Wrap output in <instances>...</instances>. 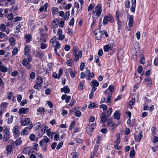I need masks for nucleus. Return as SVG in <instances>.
Here are the masks:
<instances>
[{
	"instance_id": "nucleus-1",
	"label": "nucleus",
	"mask_w": 158,
	"mask_h": 158,
	"mask_svg": "<svg viewBox=\"0 0 158 158\" xmlns=\"http://www.w3.org/2000/svg\"><path fill=\"white\" fill-rule=\"evenodd\" d=\"M50 139L46 136H44L43 139H41L39 143L40 146L42 148V149L43 151H46L48 145L47 143L49 142Z\"/></svg>"
},
{
	"instance_id": "nucleus-2",
	"label": "nucleus",
	"mask_w": 158,
	"mask_h": 158,
	"mask_svg": "<svg viewBox=\"0 0 158 158\" xmlns=\"http://www.w3.org/2000/svg\"><path fill=\"white\" fill-rule=\"evenodd\" d=\"M73 54L74 55V60L77 61L79 60V58L82 57V51H79L78 48L77 47H74L73 49Z\"/></svg>"
},
{
	"instance_id": "nucleus-3",
	"label": "nucleus",
	"mask_w": 158,
	"mask_h": 158,
	"mask_svg": "<svg viewBox=\"0 0 158 158\" xmlns=\"http://www.w3.org/2000/svg\"><path fill=\"white\" fill-rule=\"evenodd\" d=\"M101 8V4H98L95 7V10L93 11L92 14L93 15V16H96L97 18L100 17L102 12Z\"/></svg>"
},
{
	"instance_id": "nucleus-4",
	"label": "nucleus",
	"mask_w": 158,
	"mask_h": 158,
	"mask_svg": "<svg viewBox=\"0 0 158 158\" xmlns=\"http://www.w3.org/2000/svg\"><path fill=\"white\" fill-rule=\"evenodd\" d=\"M114 21V19L110 15H105L104 17L103 20V23L104 25H106L108 23V22L112 23Z\"/></svg>"
},
{
	"instance_id": "nucleus-5",
	"label": "nucleus",
	"mask_w": 158,
	"mask_h": 158,
	"mask_svg": "<svg viewBox=\"0 0 158 158\" xmlns=\"http://www.w3.org/2000/svg\"><path fill=\"white\" fill-rule=\"evenodd\" d=\"M33 127L32 123L30 124L28 127H26L21 131V134L22 135H27L29 134V131Z\"/></svg>"
},
{
	"instance_id": "nucleus-6",
	"label": "nucleus",
	"mask_w": 158,
	"mask_h": 158,
	"mask_svg": "<svg viewBox=\"0 0 158 158\" xmlns=\"http://www.w3.org/2000/svg\"><path fill=\"white\" fill-rule=\"evenodd\" d=\"M98 31V33L99 34V36H98L97 40H100L103 35H105L106 37H108V35L107 33V31L105 30H103L102 31L101 29L100 28L97 29L96 31Z\"/></svg>"
},
{
	"instance_id": "nucleus-7",
	"label": "nucleus",
	"mask_w": 158,
	"mask_h": 158,
	"mask_svg": "<svg viewBox=\"0 0 158 158\" xmlns=\"http://www.w3.org/2000/svg\"><path fill=\"white\" fill-rule=\"evenodd\" d=\"M114 43H110L105 45L103 47V49L105 52H107L111 50L114 47Z\"/></svg>"
},
{
	"instance_id": "nucleus-8",
	"label": "nucleus",
	"mask_w": 158,
	"mask_h": 158,
	"mask_svg": "<svg viewBox=\"0 0 158 158\" xmlns=\"http://www.w3.org/2000/svg\"><path fill=\"white\" fill-rule=\"evenodd\" d=\"M86 70L85 71L86 75V79L87 80H89L91 79L94 76V74L93 72L90 73V71L89 70L87 69L86 68Z\"/></svg>"
},
{
	"instance_id": "nucleus-9",
	"label": "nucleus",
	"mask_w": 158,
	"mask_h": 158,
	"mask_svg": "<svg viewBox=\"0 0 158 158\" xmlns=\"http://www.w3.org/2000/svg\"><path fill=\"white\" fill-rule=\"evenodd\" d=\"M4 133L3 140L6 142L10 138V132L7 129H5L4 131Z\"/></svg>"
},
{
	"instance_id": "nucleus-10",
	"label": "nucleus",
	"mask_w": 158,
	"mask_h": 158,
	"mask_svg": "<svg viewBox=\"0 0 158 158\" xmlns=\"http://www.w3.org/2000/svg\"><path fill=\"white\" fill-rule=\"evenodd\" d=\"M29 62H27L26 58H24L22 61V64L27 69L29 70L32 67V65Z\"/></svg>"
},
{
	"instance_id": "nucleus-11",
	"label": "nucleus",
	"mask_w": 158,
	"mask_h": 158,
	"mask_svg": "<svg viewBox=\"0 0 158 158\" xmlns=\"http://www.w3.org/2000/svg\"><path fill=\"white\" fill-rule=\"evenodd\" d=\"M18 129V125H15L12 129L13 133L15 138L18 137L20 134L19 131Z\"/></svg>"
},
{
	"instance_id": "nucleus-12",
	"label": "nucleus",
	"mask_w": 158,
	"mask_h": 158,
	"mask_svg": "<svg viewBox=\"0 0 158 158\" xmlns=\"http://www.w3.org/2000/svg\"><path fill=\"white\" fill-rule=\"evenodd\" d=\"M62 31L61 29L59 28L58 29L57 35L58 36V39L59 40L62 41L65 38V35L62 34Z\"/></svg>"
},
{
	"instance_id": "nucleus-13",
	"label": "nucleus",
	"mask_w": 158,
	"mask_h": 158,
	"mask_svg": "<svg viewBox=\"0 0 158 158\" xmlns=\"http://www.w3.org/2000/svg\"><path fill=\"white\" fill-rule=\"evenodd\" d=\"M95 126L96 124L94 123L89 125L86 130L87 132L92 131L94 129Z\"/></svg>"
},
{
	"instance_id": "nucleus-14",
	"label": "nucleus",
	"mask_w": 158,
	"mask_h": 158,
	"mask_svg": "<svg viewBox=\"0 0 158 158\" xmlns=\"http://www.w3.org/2000/svg\"><path fill=\"white\" fill-rule=\"evenodd\" d=\"M29 109L27 107L25 108H21L19 110V113L20 114H26L29 111Z\"/></svg>"
},
{
	"instance_id": "nucleus-15",
	"label": "nucleus",
	"mask_w": 158,
	"mask_h": 158,
	"mask_svg": "<svg viewBox=\"0 0 158 158\" xmlns=\"http://www.w3.org/2000/svg\"><path fill=\"white\" fill-rule=\"evenodd\" d=\"M139 134L137 136V137L136 136L135 137V139L136 142H139L140 141L141 139L143 137L142 132L141 131H140L139 132Z\"/></svg>"
},
{
	"instance_id": "nucleus-16",
	"label": "nucleus",
	"mask_w": 158,
	"mask_h": 158,
	"mask_svg": "<svg viewBox=\"0 0 158 158\" xmlns=\"http://www.w3.org/2000/svg\"><path fill=\"white\" fill-rule=\"evenodd\" d=\"M20 122L22 125L27 126L30 124V119L29 118H26L24 121H21Z\"/></svg>"
},
{
	"instance_id": "nucleus-17",
	"label": "nucleus",
	"mask_w": 158,
	"mask_h": 158,
	"mask_svg": "<svg viewBox=\"0 0 158 158\" xmlns=\"http://www.w3.org/2000/svg\"><path fill=\"white\" fill-rule=\"evenodd\" d=\"M100 118H101V121L103 123H105L107 119V118L105 115V114L104 112H103L102 113L100 116Z\"/></svg>"
},
{
	"instance_id": "nucleus-18",
	"label": "nucleus",
	"mask_w": 158,
	"mask_h": 158,
	"mask_svg": "<svg viewBox=\"0 0 158 158\" xmlns=\"http://www.w3.org/2000/svg\"><path fill=\"white\" fill-rule=\"evenodd\" d=\"M58 25V22L57 19H54L52 23L51 27L52 28H56Z\"/></svg>"
},
{
	"instance_id": "nucleus-19",
	"label": "nucleus",
	"mask_w": 158,
	"mask_h": 158,
	"mask_svg": "<svg viewBox=\"0 0 158 158\" xmlns=\"http://www.w3.org/2000/svg\"><path fill=\"white\" fill-rule=\"evenodd\" d=\"M108 90H109L111 93L110 94H112L114 90V86L112 85H110L108 88L106 90L104 91V93L106 95H108V94H107V91Z\"/></svg>"
},
{
	"instance_id": "nucleus-20",
	"label": "nucleus",
	"mask_w": 158,
	"mask_h": 158,
	"mask_svg": "<svg viewBox=\"0 0 158 158\" xmlns=\"http://www.w3.org/2000/svg\"><path fill=\"white\" fill-rule=\"evenodd\" d=\"M134 16L133 15H130L129 18L128 26L130 27H131L133 24V18Z\"/></svg>"
},
{
	"instance_id": "nucleus-21",
	"label": "nucleus",
	"mask_w": 158,
	"mask_h": 158,
	"mask_svg": "<svg viewBox=\"0 0 158 158\" xmlns=\"http://www.w3.org/2000/svg\"><path fill=\"white\" fill-rule=\"evenodd\" d=\"M62 92H64L65 94L69 93L70 92V89L67 85L65 86L64 88L60 89Z\"/></svg>"
},
{
	"instance_id": "nucleus-22",
	"label": "nucleus",
	"mask_w": 158,
	"mask_h": 158,
	"mask_svg": "<svg viewBox=\"0 0 158 158\" xmlns=\"http://www.w3.org/2000/svg\"><path fill=\"white\" fill-rule=\"evenodd\" d=\"M31 35L30 34H26L24 35V38L26 39V41L27 42H29L31 40Z\"/></svg>"
},
{
	"instance_id": "nucleus-23",
	"label": "nucleus",
	"mask_w": 158,
	"mask_h": 158,
	"mask_svg": "<svg viewBox=\"0 0 158 158\" xmlns=\"http://www.w3.org/2000/svg\"><path fill=\"white\" fill-rule=\"evenodd\" d=\"M48 6V3H46L43 6L41 7L39 9V11L40 12H42L43 11H44L45 12L47 10Z\"/></svg>"
},
{
	"instance_id": "nucleus-24",
	"label": "nucleus",
	"mask_w": 158,
	"mask_h": 158,
	"mask_svg": "<svg viewBox=\"0 0 158 158\" xmlns=\"http://www.w3.org/2000/svg\"><path fill=\"white\" fill-rule=\"evenodd\" d=\"M99 83L96 80H93L91 83L90 85L92 87H98L99 86Z\"/></svg>"
},
{
	"instance_id": "nucleus-25",
	"label": "nucleus",
	"mask_w": 158,
	"mask_h": 158,
	"mask_svg": "<svg viewBox=\"0 0 158 158\" xmlns=\"http://www.w3.org/2000/svg\"><path fill=\"white\" fill-rule=\"evenodd\" d=\"M119 111L118 110H117L115 111L114 114V117L115 119L117 120H119L120 118Z\"/></svg>"
},
{
	"instance_id": "nucleus-26",
	"label": "nucleus",
	"mask_w": 158,
	"mask_h": 158,
	"mask_svg": "<svg viewBox=\"0 0 158 158\" xmlns=\"http://www.w3.org/2000/svg\"><path fill=\"white\" fill-rule=\"evenodd\" d=\"M116 20L117 21V24L118 25V28L119 29L121 28L122 25V22L119 20V19L118 18V16L116 15Z\"/></svg>"
},
{
	"instance_id": "nucleus-27",
	"label": "nucleus",
	"mask_w": 158,
	"mask_h": 158,
	"mask_svg": "<svg viewBox=\"0 0 158 158\" xmlns=\"http://www.w3.org/2000/svg\"><path fill=\"white\" fill-rule=\"evenodd\" d=\"M35 54L37 57L41 58L43 56L44 52L39 51H36Z\"/></svg>"
},
{
	"instance_id": "nucleus-28",
	"label": "nucleus",
	"mask_w": 158,
	"mask_h": 158,
	"mask_svg": "<svg viewBox=\"0 0 158 158\" xmlns=\"http://www.w3.org/2000/svg\"><path fill=\"white\" fill-rule=\"evenodd\" d=\"M7 68L4 65L1 66L0 68V71L2 73H6L7 72Z\"/></svg>"
},
{
	"instance_id": "nucleus-29",
	"label": "nucleus",
	"mask_w": 158,
	"mask_h": 158,
	"mask_svg": "<svg viewBox=\"0 0 158 158\" xmlns=\"http://www.w3.org/2000/svg\"><path fill=\"white\" fill-rule=\"evenodd\" d=\"M37 111L38 112L40 113V114H44V109L43 107H40L37 109Z\"/></svg>"
},
{
	"instance_id": "nucleus-30",
	"label": "nucleus",
	"mask_w": 158,
	"mask_h": 158,
	"mask_svg": "<svg viewBox=\"0 0 158 158\" xmlns=\"http://www.w3.org/2000/svg\"><path fill=\"white\" fill-rule=\"evenodd\" d=\"M15 40L13 37H11L9 39L10 44L11 45L14 46L15 44Z\"/></svg>"
},
{
	"instance_id": "nucleus-31",
	"label": "nucleus",
	"mask_w": 158,
	"mask_h": 158,
	"mask_svg": "<svg viewBox=\"0 0 158 158\" xmlns=\"http://www.w3.org/2000/svg\"><path fill=\"white\" fill-rule=\"evenodd\" d=\"M92 18L93 19V22L92 23L91 25V27H93L94 26V24L96 23V21L98 19L97 17H96V16H92Z\"/></svg>"
},
{
	"instance_id": "nucleus-32",
	"label": "nucleus",
	"mask_w": 158,
	"mask_h": 158,
	"mask_svg": "<svg viewBox=\"0 0 158 158\" xmlns=\"http://www.w3.org/2000/svg\"><path fill=\"white\" fill-rule=\"evenodd\" d=\"M7 153L11 152L12 150V147L10 145H7L6 148Z\"/></svg>"
},
{
	"instance_id": "nucleus-33",
	"label": "nucleus",
	"mask_w": 158,
	"mask_h": 158,
	"mask_svg": "<svg viewBox=\"0 0 158 158\" xmlns=\"http://www.w3.org/2000/svg\"><path fill=\"white\" fill-rule=\"evenodd\" d=\"M37 83L39 85H41L42 84L43 82V80L42 78L41 77H39L37 78Z\"/></svg>"
},
{
	"instance_id": "nucleus-34",
	"label": "nucleus",
	"mask_w": 158,
	"mask_h": 158,
	"mask_svg": "<svg viewBox=\"0 0 158 158\" xmlns=\"http://www.w3.org/2000/svg\"><path fill=\"white\" fill-rule=\"evenodd\" d=\"M58 11V9L57 7H53L52 8V11L53 14H56Z\"/></svg>"
},
{
	"instance_id": "nucleus-35",
	"label": "nucleus",
	"mask_w": 158,
	"mask_h": 158,
	"mask_svg": "<svg viewBox=\"0 0 158 158\" xmlns=\"http://www.w3.org/2000/svg\"><path fill=\"white\" fill-rule=\"evenodd\" d=\"M84 81H81L80 83V84L78 86V88L79 90H82L83 89V85L84 84Z\"/></svg>"
},
{
	"instance_id": "nucleus-36",
	"label": "nucleus",
	"mask_w": 158,
	"mask_h": 158,
	"mask_svg": "<svg viewBox=\"0 0 158 158\" xmlns=\"http://www.w3.org/2000/svg\"><path fill=\"white\" fill-rule=\"evenodd\" d=\"M48 45L47 44L44 43H41L40 45V48L42 49H44L47 48Z\"/></svg>"
},
{
	"instance_id": "nucleus-37",
	"label": "nucleus",
	"mask_w": 158,
	"mask_h": 158,
	"mask_svg": "<svg viewBox=\"0 0 158 158\" xmlns=\"http://www.w3.org/2000/svg\"><path fill=\"white\" fill-rule=\"evenodd\" d=\"M145 80L146 81H148V85L150 86H151L152 85V82L151 81V78L149 77H148L145 78Z\"/></svg>"
},
{
	"instance_id": "nucleus-38",
	"label": "nucleus",
	"mask_w": 158,
	"mask_h": 158,
	"mask_svg": "<svg viewBox=\"0 0 158 158\" xmlns=\"http://www.w3.org/2000/svg\"><path fill=\"white\" fill-rule=\"evenodd\" d=\"M29 51L30 49L29 47H28V46H26L25 48L24 49V55H27L28 54H29Z\"/></svg>"
},
{
	"instance_id": "nucleus-39",
	"label": "nucleus",
	"mask_w": 158,
	"mask_h": 158,
	"mask_svg": "<svg viewBox=\"0 0 158 158\" xmlns=\"http://www.w3.org/2000/svg\"><path fill=\"white\" fill-rule=\"evenodd\" d=\"M76 103V101L74 99H72L71 100V102L70 104L67 105V107H69L72 106Z\"/></svg>"
},
{
	"instance_id": "nucleus-40",
	"label": "nucleus",
	"mask_w": 158,
	"mask_h": 158,
	"mask_svg": "<svg viewBox=\"0 0 158 158\" xmlns=\"http://www.w3.org/2000/svg\"><path fill=\"white\" fill-rule=\"evenodd\" d=\"M99 147V145L98 144L95 145V146L94 148V150L93 152L94 153V154H97V153L98 151Z\"/></svg>"
},
{
	"instance_id": "nucleus-41",
	"label": "nucleus",
	"mask_w": 158,
	"mask_h": 158,
	"mask_svg": "<svg viewBox=\"0 0 158 158\" xmlns=\"http://www.w3.org/2000/svg\"><path fill=\"white\" fill-rule=\"evenodd\" d=\"M135 102V98H132L131 100H130L129 102V105L130 106V107L131 108H132V107L131 106L134 105Z\"/></svg>"
},
{
	"instance_id": "nucleus-42",
	"label": "nucleus",
	"mask_w": 158,
	"mask_h": 158,
	"mask_svg": "<svg viewBox=\"0 0 158 158\" xmlns=\"http://www.w3.org/2000/svg\"><path fill=\"white\" fill-rule=\"evenodd\" d=\"M77 73V71H70L69 74L72 78H74L75 77L76 74Z\"/></svg>"
},
{
	"instance_id": "nucleus-43",
	"label": "nucleus",
	"mask_w": 158,
	"mask_h": 158,
	"mask_svg": "<svg viewBox=\"0 0 158 158\" xmlns=\"http://www.w3.org/2000/svg\"><path fill=\"white\" fill-rule=\"evenodd\" d=\"M120 139L119 137H118L115 139L114 143V145H118L120 143Z\"/></svg>"
},
{
	"instance_id": "nucleus-44",
	"label": "nucleus",
	"mask_w": 158,
	"mask_h": 158,
	"mask_svg": "<svg viewBox=\"0 0 158 158\" xmlns=\"http://www.w3.org/2000/svg\"><path fill=\"white\" fill-rule=\"evenodd\" d=\"M75 115L76 116L79 117L81 115V111L79 110H76V111L75 112Z\"/></svg>"
},
{
	"instance_id": "nucleus-45",
	"label": "nucleus",
	"mask_w": 158,
	"mask_h": 158,
	"mask_svg": "<svg viewBox=\"0 0 158 158\" xmlns=\"http://www.w3.org/2000/svg\"><path fill=\"white\" fill-rule=\"evenodd\" d=\"M6 28V25L3 24H2L0 26V30L2 31H5Z\"/></svg>"
},
{
	"instance_id": "nucleus-46",
	"label": "nucleus",
	"mask_w": 158,
	"mask_h": 158,
	"mask_svg": "<svg viewBox=\"0 0 158 158\" xmlns=\"http://www.w3.org/2000/svg\"><path fill=\"white\" fill-rule=\"evenodd\" d=\"M66 31L70 35H73L72 30V29L69 28V27H68V29L66 30Z\"/></svg>"
},
{
	"instance_id": "nucleus-47",
	"label": "nucleus",
	"mask_w": 158,
	"mask_h": 158,
	"mask_svg": "<svg viewBox=\"0 0 158 158\" xmlns=\"http://www.w3.org/2000/svg\"><path fill=\"white\" fill-rule=\"evenodd\" d=\"M73 158H78V155L75 151H73L72 153Z\"/></svg>"
},
{
	"instance_id": "nucleus-48",
	"label": "nucleus",
	"mask_w": 158,
	"mask_h": 158,
	"mask_svg": "<svg viewBox=\"0 0 158 158\" xmlns=\"http://www.w3.org/2000/svg\"><path fill=\"white\" fill-rule=\"evenodd\" d=\"M112 112V109L111 108H109L108 110L107 111L106 113V114L107 116H110Z\"/></svg>"
},
{
	"instance_id": "nucleus-49",
	"label": "nucleus",
	"mask_w": 158,
	"mask_h": 158,
	"mask_svg": "<svg viewBox=\"0 0 158 158\" xmlns=\"http://www.w3.org/2000/svg\"><path fill=\"white\" fill-rule=\"evenodd\" d=\"M70 15V12L69 11H68L66 12V14L64 18V19L65 20H67L69 19V17Z\"/></svg>"
},
{
	"instance_id": "nucleus-50",
	"label": "nucleus",
	"mask_w": 158,
	"mask_h": 158,
	"mask_svg": "<svg viewBox=\"0 0 158 158\" xmlns=\"http://www.w3.org/2000/svg\"><path fill=\"white\" fill-rule=\"evenodd\" d=\"M13 96V93L11 92H10L8 94L7 98L9 100H11V98Z\"/></svg>"
},
{
	"instance_id": "nucleus-51",
	"label": "nucleus",
	"mask_w": 158,
	"mask_h": 158,
	"mask_svg": "<svg viewBox=\"0 0 158 158\" xmlns=\"http://www.w3.org/2000/svg\"><path fill=\"white\" fill-rule=\"evenodd\" d=\"M107 95H108V96L106 98V103H109L110 102L111 99V94H108Z\"/></svg>"
},
{
	"instance_id": "nucleus-52",
	"label": "nucleus",
	"mask_w": 158,
	"mask_h": 158,
	"mask_svg": "<svg viewBox=\"0 0 158 158\" xmlns=\"http://www.w3.org/2000/svg\"><path fill=\"white\" fill-rule=\"evenodd\" d=\"M96 105L95 103H92L90 104L88 106V108L90 109H92L94 107H96Z\"/></svg>"
},
{
	"instance_id": "nucleus-53",
	"label": "nucleus",
	"mask_w": 158,
	"mask_h": 158,
	"mask_svg": "<svg viewBox=\"0 0 158 158\" xmlns=\"http://www.w3.org/2000/svg\"><path fill=\"white\" fill-rule=\"evenodd\" d=\"M55 43L56 45L55 46H54L55 48H56L57 49H59L60 47V44L58 41H56Z\"/></svg>"
},
{
	"instance_id": "nucleus-54",
	"label": "nucleus",
	"mask_w": 158,
	"mask_h": 158,
	"mask_svg": "<svg viewBox=\"0 0 158 158\" xmlns=\"http://www.w3.org/2000/svg\"><path fill=\"white\" fill-rule=\"evenodd\" d=\"M73 61L72 59L66 61V64L68 66H71L73 64Z\"/></svg>"
},
{
	"instance_id": "nucleus-55",
	"label": "nucleus",
	"mask_w": 158,
	"mask_h": 158,
	"mask_svg": "<svg viewBox=\"0 0 158 158\" xmlns=\"http://www.w3.org/2000/svg\"><path fill=\"white\" fill-rule=\"evenodd\" d=\"M135 152L134 150V148H133V150H131L130 153V156L131 157H133L135 155Z\"/></svg>"
},
{
	"instance_id": "nucleus-56",
	"label": "nucleus",
	"mask_w": 158,
	"mask_h": 158,
	"mask_svg": "<svg viewBox=\"0 0 158 158\" xmlns=\"http://www.w3.org/2000/svg\"><path fill=\"white\" fill-rule=\"evenodd\" d=\"M40 125V123L39 122L36 123H35V126L36 130H38L39 129Z\"/></svg>"
},
{
	"instance_id": "nucleus-57",
	"label": "nucleus",
	"mask_w": 158,
	"mask_h": 158,
	"mask_svg": "<svg viewBox=\"0 0 158 158\" xmlns=\"http://www.w3.org/2000/svg\"><path fill=\"white\" fill-rule=\"evenodd\" d=\"M18 50L17 48H15L12 51V53L13 55H15L18 53Z\"/></svg>"
},
{
	"instance_id": "nucleus-58",
	"label": "nucleus",
	"mask_w": 158,
	"mask_h": 158,
	"mask_svg": "<svg viewBox=\"0 0 158 158\" xmlns=\"http://www.w3.org/2000/svg\"><path fill=\"white\" fill-rule=\"evenodd\" d=\"M94 7V4H90L88 7V10L89 11L92 10Z\"/></svg>"
},
{
	"instance_id": "nucleus-59",
	"label": "nucleus",
	"mask_w": 158,
	"mask_h": 158,
	"mask_svg": "<svg viewBox=\"0 0 158 158\" xmlns=\"http://www.w3.org/2000/svg\"><path fill=\"white\" fill-rule=\"evenodd\" d=\"M143 70V67L141 65L139 66L137 69V72L139 73H141Z\"/></svg>"
},
{
	"instance_id": "nucleus-60",
	"label": "nucleus",
	"mask_w": 158,
	"mask_h": 158,
	"mask_svg": "<svg viewBox=\"0 0 158 158\" xmlns=\"http://www.w3.org/2000/svg\"><path fill=\"white\" fill-rule=\"evenodd\" d=\"M22 19V18L21 17H16L14 19V22H16L18 21H21Z\"/></svg>"
},
{
	"instance_id": "nucleus-61",
	"label": "nucleus",
	"mask_w": 158,
	"mask_h": 158,
	"mask_svg": "<svg viewBox=\"0 0 158 158\" xmlns=\"http://www.w3.org/2000/svg\"><path fill=\"white\" fill-rule=\"evenodd\" d=\"M29 138L31 141H34L35 139V134H32L30 135Z\"/></svg>"
},
{
	"instance_id": "nucleus-62",
	"label": "nucleus",
	"mask_w": 158,
	"mask_h": 158,
	"mask_svg": "<svg viewBox=\"0 0 158 158\" xmlns=\"http://www.w3.org/2000/svg\"><path fill=\"white\" fill-rule=\"evenodd\" d=\"M99 107L101 108L103 110H107V106L106 105H101Z\"/></svg>"
},
{
	"instance_id": "nucleus-63",
	"label": "nucleus",
	"mask_w": 158,
	"mask_h": 158,
	"mask_svg": "<svg viewBox=\"0 0 158 158\" xmlns=\"http://www.w3.org/2000/svg\"><path fill=\"white\" fill-rule=\"evenodd\" d=\"M63 142L62 141H61L60 143H59L58 144V145H57V146L56 147V149L57 150H59L60 148L63 145Z\"/></svg>"
},
{
	"instance_id": "nucleus-64",
	"label": "nucleus",
	"mask_w": 158,
	"mask_h": 158,
	"mask_svg": "<svg viewBox=\"0 0 158 158\" xmlns=\"http://www.w3.org/2000/svg\"><path fill=\"white\" fill-rule=\"evenodd\" d=\"M35 74L34 72H31V73L30 75V77L31 79H34L35 77Z\"/></svg>"
}]
</instances>
